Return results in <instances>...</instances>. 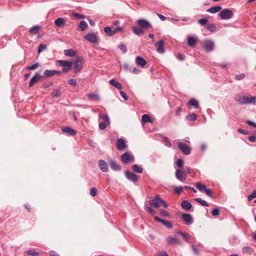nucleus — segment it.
<instances>
[{
	"label": "nucleus",
	"mask_w": 256,
	"mask_h": 256,
	"mask_svg": "<svg viewBox=\"0 0 256 256\" xmlns=\"http://www.w3.org/2000/svg\"><path fill=\"white\" fill-rule=\"evenodd\" d=\"M234 100L241 104H255L256 103V96H254L249 97L248 96L236 95L234 98Z\"/></svg>",
	"instance_id": "1"
},
{
	"label": "nucleus",
	"mask_w": 256,
	"mask_h": 256,
	"mask_svg": "<svg viewBox=\"0 0 256 256\" xmlns=\"http://www.w3.org/2000/svg\"><path fill=\"white\" fill-rule=\"evenodd\" d=\"M84 59L80 56L76 57L74 63V72L75 74L78 73L82 70L83 66Z\"/></svg>",
	"instance_id": "2"
},
{
	"label": "nucleus",
	"mask_w": 256,
	"mask_h": 256,
	"mask_svg": "<svg viewBox=\"0 0 256 256\" xmlns=\"http://www.w3.org/2000/svg\"><path fill=\"white\" fill-rule=\"evenodd\" d=\"M58 65L62 67V72L66 73L69 72L72 67V62L64 60H59L58 61Z\"/></svg>",
	"instance_id": "3"
},
{
	"label": "nucleus",
	"mask_w": 256,
	"mask_h": 256,
	"mask_svg": "<svg viewBox=\"0 0 256 256\" xmlns=\"http://www.w3.org/2000/svg\"><path fill=\"white\" fill-rule=\"evenodd\" d=\"M121 161L123 164H126L134 162V156L129 152H126L122 155Z\"/></svg>",
	"instance_id": "4"
},
{
	"label": "nucleus",
	"mask_w": 256,
	"mask_h": 256,
	"mask_svg": "<svg viewBox=\"0 0 256 256\" xmlns=\"http://www.w3.org/2000/svg\"><path fill=\"white\" fill-rule=\"evenodd\" d=\"M219 15L222 20H229L232 17L234 12L230 9L225 8L220 12Z\"/></svg>",
	"instance_id": "5"
},
{
	"label": "nucleus",
	"mask_w": 256,
	"mask_h": 256,
	"mask_svg": "<svg viewBox=\"0 0 256 256\" xmlns=\"http://www.w3.org/2000/svg\"><path fill=\"white\" fill-rule=\"evenodd\" d=\"M188 172L183 170L178 169L175 172L176 178L180 182H184L186 178Z\"/></svg>",
	"instance_id": "6"
},
{
	"label": "nucleus",
	"mask_w": 256,
	"mask_h": 256,
	"mask_svg": "<svg viewBox=\"0 0 256 256\" xmlns=\"http://www.w3.org/2000/svg\"><path fill=\"white\" fill-rule=\"evenodd\" d=\"M84 38L88 41H89L94 44H98V36L95 33H88L84 36Z\"/></svg>",
	"instance_id": "7"
},
{
	"label": "nucleus",
	"mask_w": 256,
	"mask_h": 256,
	"mask_svg": "<svg viewBox=\"0 0 256 256\" xmlns=\"http://www.w3.org/2000/svg\"><path fill=\"white\" fill-rule=\"evenodd\" d=\"M102 117L104 120V122L100 123L99 128L100 130H104L106 128L107 126L110 124V118L106 114H102Z\"/></svg>",
	"instance_id": "8"
},
{
	"label": "nucleus",
	"mask_w": 256,
	"mask_h": 256,
	"mask_svg": "<svg viewBox=\"0 0 256 256\" xmlns=\"http://www.w3.org/2000/svg\"><path fill=\"white\" fill-rule=\"evenodd\" d=\"M181 218L184 222L186 224L189 226L193 224L194 220L192 216L188 213L182 214Z\"/></svg>",
	"instance_id": "9"
},
{
	"label": "nucleus",
	"mask_w": 256,
	"mask_h": 256,
	"mask_svg": "<svg viewBox=\"0 0 256 256\" xmlns=\"http://www.w3.org/2000/svg\"><path fill=\"white\" fill-rule=\"evenodd\" d=\"M178 146L182 153L186 155L190 154L191 149L187 144L182 142H178Z\"/></svg>",
	"instance_id": "10"
},
{
	"label": "nucleus",
	"mask_w": 256,
	"mask_h": 256,
	"mask_svg": "<svg viewBox=\"0 0 256 256\" xmlns=\"http://www.w3.org/2000/svg\"><path fill=\"white\" fill-rule=\"evenodd\" d=\"M137 24L140 28L146 30L152 26L150 24L147 20L144 19L138 20H137Z\"/></svg>",
	"instance_id": "11"
},
{
	"label": "nucleus",
	"mask_w": 256,
	"mask_h": 256,
	"mask_svg": "<svg viewBox=\"0 0 256 256\" xmlns=\"http://www.w3.org/2000/svg\"><path fill=\"white\" fill-rule=\"evenodd\" d=\"M125 175L126 178L129 180L133 182H136L138 180V176L134 173L128 171H125Z\"/></svg>",
	"instance_id": "12"
},
{
	"label": "nucleus",
	"mask_w": 256,
	"mask_h": 256,
	"mask_svg": "<svg viewBox=\"0 0 256 256\" xmlns=\"http://www.w3.org/2000/svg\"><path fill=\"white\" fill-rule=\"evenodd\" d=\"M161 198L159 194H157L155 198L149 200V203L156 208L160 206Z\"/></svg>",
	"instance_id": "13"
},
{
	"label": "nucleus",
	"mask_w": 256,
	"mask_h": 256,
	"mask_svg": "<svg viewBox=\"0 0 256 256\" xmlns=\"http://www.w3.org/2000/svg\"><path fill=\"white\" fill-rule=\"evenodd\" d=\"M42 78V76L40 75V72H36L34 74V75L31 78V80L30 82V83H29V86L31 87L34 84L38 82Z\"/></svg>",
	"instance_id": "14"
},
{
	"label": "nucleus",
	"mask_w": 256,
	"mask_h": 256,
	"mask_svg": "<svg viewBox=\"0 0 256 256\" xmlns=\"http://www.w3.org/2000/svg\"><path fill=\"white\" fill-rule=\"evenodd\" d=\"M204 49L208 52H211L214 48V42L212 40H206L204 44Z\"/></svg>",
	"instance_id": "15"
},
{
	"label": "nucleus",
	"mask_w": 256,
	"mask_h": 256,
	"mask_svg": "<svg viewBox=\"0 0 256 256\" xmlns=\"http://www.w3.org/2000/svg\"><path fill=\"white\" fill-rule=\"evenodd\" d=\"M164 41L163 40L156 43V45L158 46L156 51L158 53L162 54L164 52Z\"/></svg>",
	"instance_id": "16"
},
{
	"label": "nucleus",
	"mask_w": 256,
	"mask_h": 256,
	"mask_svg": "<svg viewBox=\"0 0 256 256\" xmlns=\"http://www.w3.org/2000/svg\"><path fill=\"white\" fill-rule=\"evenodd\" d=\"M110 168L114 171H120L122 168L115 161L110 160H108Z\"/></svg>",
	"instance_id": "17"
},
{
	"label": "nucleus",
	"mask_w": 256,
	"mask_h": 256,
	"mask_svg": "<svg viewBox=\"0 0 256 256\" xmlns=\"http://www.w3.org/2000/svg\"><path fill=\"white\" fill-rule=\"evenodd\" d=\"M66 21V18H58L54 20V24L56 26L61 28L64 25Z\"/></svg>",
	"instance_id": "18"
},
{
	"label": "nucleus",
	"mask_w": 256,
	"mask_h": 256,
	"mask_svg": "<svg viewBox=\"0 0 256 256\" xmlns=\"http://www.w3.org/2000/svg\"><path fill=\"white\" fill-rule=\"evenodd\" d=\"M166 241L168 244L172 246L178 245L180 243L178 238L172 236H168L166 238Z\"/></svg>",
	"instance_id": "19"
},
{
	"label": "nucleus",
	"mask_w": 256,
	"mask_h": 256,
	"mask_svg": "<svg viewBox=\"0 0 256 256\" xmlns=\"http://www.w3.org/2000/svg\"><path fill=\"white\" fill-rule=\"evenodd\" d=\"M62 130L63 132L66 133L71 136H74L76 134V130L70 127H63L62 128Z\"/></svg>",
	"instance_id": "20"
},
{
	"label": "nucleus",
	"mask_w": 256,
	"mask_h": 256,
	"mask_svg": "<svg viewBox=\"0 0 256 256\" xmlns=\"http://www.w3.org/2000/svg\"><path fill=\"white\" fill-rule=\"evenodd\" d=\"M98 166L100 170L102 172H108V166L106 161L104 160H100L98 162Z\"/></svg>",
	"instance_id": "21"
},
{
	"label": "nucleus",
	"mask_w": 256,
	"mask_h": 256,
	"mask_svg": "<svg viewBox=\"0 0 256 256\" xmlns=\"http://www.w3.org/2000/svg\"><path fill=\"white\" fill-rule=\"evenodd\" d=\"M116 147L118 150H122L126 147L125 141L122 138H118L116 141Z\"/></svg>",
	"instance_id": "22"
},
{
	"label": "nucleus",
	"mask_w": 256,
	"mask_h": 256,
	"mask_svg": "<svg viewBox=\"0 0 256 256\" xmlns=\"http://www.w3.org/2000/svg\"><path fill=\"white\" fill-rule=\"evenodd\" d=\"M136 62L138 66L143 68L146 64L147 61L142 57L138 56L136 58Z\"/></svg>",
	"instance_id": "23"
},
{
	"label": "nucleus",
	"mask_w": 256,
	"mask_h": 256,
	"mask_svg": "<svg viewBox=\"0 0 256 256\" xmlns=\"http://www.w3.org/2000/svg\"><path fill=\"white\" fill-rule=\"evenodd\" d=\"M180 205L182 208L186 210H188L192 208V204L186 200H182Z\"/></svg>",
	"instance_id": "24"
},
{
	"label": "nucleus",
	"mask_w": 256,
	"mask_h": 256,
	"mask_svg": "<svg viewBox=\"0 0 256 256\" xmlns=\"http://www.w3.org/2000/svg\"><path fill=\"white\" fill-rule=\"evenodd\" d=\"M142 124H145L147 122H152V120L150 118L148 114H144L142 116Z\"/></svg>",
	"instance_id": "25"
},
{
	"label": "nucleus",
	"mask_w": 256,
	"mask_h": 256,
	"mask_svg": "<svg viewBox=\"0 0 256 256\" xmlns=\"http://www.w3.org/2000/svg\"><path fill=\"white\" fill-rule=\"evenodd\" d=\"M109 82L112 86H114L116 88L119 90H122V84L114 79L110 80Z\"/></svg>",
	"instance_id": "26"
},
{
	"label": "nucleus",
	"mask_w": 256,
	"mask_h": 256,
	"mask_svg": "<svg viewBox=\"0 0 256 256\" xmlns=\"http://www.w3.org/2000/svg\"><path fill=\"white\" fill-rule=\"evenodd\" d=\"M198 40L192 36H190L188 38V44L190 46H194Z\"/></svg>",
	"instance_id": "27"
},
{
	"label": "nucleus",
	"mask_w": 256,
	"mask_h": 256,
	"mask_svg": "<svg viewBox=\"0 0 256 256\" xmlns=\"http://www.w3.org/2000/svg\"><path fill=\"white\" fill-rule=\"evenodd\" d=\"M64 54L68 56L73 57L76 55V52L72 49H66L64 50Z\"/></svg>",
	"instance_id": "28"
},
{
	"label": "nucleus",
	"mask_w": 256,
	"mask_h": 256,
	"mask_svg": "<svg viewBox=\"0 0 256 256\" xmlns=\"http://www.w3.org/2000/svg\"><path fill=\"white\" fill-rule=\"evenodd\" d=\"M132 170L138 174H142L143 172L142 168L138 164H135L132 166Z\"/></svg>",
	"instance_id": "29"
},
{
	"label": "nucleus",
	"mask_w": 256,
	"mask_h": 256,
	"mask_svg": "<svg viewBox=\"0 0 256 256\" xmlns=\"http://www.w3.org/2000/svg\"><path fill=\"white\" fill-rule=\"evenodd\" d=\"M221 9L222 7L220 6H216L209 8L206 10V12L214 14L219 12Z\"/></svg>",
	"instance_id": "30"
},
{
	"label": "nucleus",
	"mask_w": 256,
	"mask_h": 256,
	"mask_svg": "<svg viewBox=\"0 0 256 256\" xmlns=\"http://www.w3.org/2000/svg\"><path fill=\"white\" fill-rule=\"evenodd\" d=\"M104 32L108 36H112L115 34V31H114V30H112V28L109 26L104 28Z\"/></svg>",
	"instance_id": "31"
},
{
	"label": "nucleus",
	"mask_w": 256,
	"mask_h": 256,
	"mask_svg": "<svg viewBox=\"0 0 256 256\" xmlns=\"http://www.w3.org/2000/svg\"><path fill=\"white\" fill-rule=\"evenodd\" d=\"M188 106H192L194 108H197L198 107V102L194 98H192L190 100L188 103Z\"/></svg>",
	"instance_id": "32"
},
{
	"label": "nucleus",
	"mask_w": 256,
	"mask_h": 256,
	"mask_svg": "<svg viewBox=\"0 0 256 256\" xmlns=\"http://www.w3.org/2000/svg\"><path fill=\"white\" fill-rule=\"evenodd\" d=\"M40 27L38 26H35L32 27L30 30L29 32L30 34H36L40 30Z\"/></svg>",
	"instance_id": "33"
},
{
	"label": "nucleus",
	"mask_w": 256,
	"mask_h": 256,
	"mask_svg": "<svg viewBox=\"0 0 256 256\" xmlns=\"http://www.w3.org/2000/svg\"><path fill=\"white\" fill-rule=\"evenodd\" d=\"M132 31L134 33L138 36L143 34L144 31L140 28L134 26L132 28Z\"/></svg>",
	"instance_id": "34"
},
{
	"label": "nucleus",
	"mask_w": 256,
	"mask_h": 256,
	"mask_svg": "<svg viewBox=\"0 0 256 256\" xmlns=\"http://www.w3.org/2000/svg\"><path fill=\"white\" fill-rule=\"evenodd\" d=\"M88 97L90 100H92L98 101L100 100L99 96L96 94H88Z\"/></svg>",
	"instance_id": "35"
},
{
	"label": "nucleus",
	"mask_w": 256,
	"mask_h": 256,
	"mask_svg": "<svg viewBox=\"0 0 256 256\" xmlns=\"http://www.w3.org/2000/svg\"><path fill=\"white\" fill-rule=\"evenodd\" d=\"M88 26V25L86 22L84 20L80 21L78 26V30L80 31H84Z\"/></svg>",
	"instance_id": "36"
},
{
	"label": "nucleus",
	"mask_w": 256,
	"mask_h": 256,
	"mask_svg": "<svg viewBox=\"0 0 256 256\" xmlns=\"http://www.w3.org/2000/svg\"><path fill=\"white\" fill-rule=\"evenodd\" d=\"M62 92L60 89H54L52 92L51 96L53 98H58L60 96Z\"/></svg>",
	"instance_id": "37"
},
{
	"label": "nucleus",
	"mask_w": 256,
	"mask_h": 256,
	"mask_svg": "<svg viewBox=\"0 0 256 256\" xmlns=\"http://www.w3.org/2000/svg\"><path fill=\"white\" fill-rule=\"evenodd\" d=\"M196 186L200 192H204V190L206 188V185L200 182H196Z\"/></svg>",
	"instance_id": "38"
},
{
	"label": "nucleus",
	"mask_w": 256,
	"mask_h": 256,
	"mask_svg": "<svg viewBox=\"0 0 256 256\" xmlns=\"http://www.w3.org/2000/svg\"><path fill=\"white\" fill-rule=\"evenodd\" d=\"M197 118V114H189L186 116V118L188 121H194Z\"/></svg>",
	"instance_id": "39"
},
{
	"label": "nucleus",
	"mask_w": 256,
	"mask_h": 256,
	"mask_svg": "<svg viewBox=\"0 0 256 256\" xmlns=\"http://www.w3.org/2000/svg\"><path fill=\"white\" fill-rule=\"evenodd\" d=\"M26 254L28 256H40L38 252H36L34 250H30L26 252Z\"/></svg>",
	"instance_id": "40"
},
{
	"label": "nucleus",
	"mask_w": 256,
	"mask_h": 256,
	"mask_svg": "<svg viewBox=\"0 0 256 256\" xmlns=\"http://www.w3.org/2000/svg\"><path fill=\"white\" fill-rule=\"evenodd\" d=\"M194 200L198 203L200 204L203 206H208V203L206 200H202L201 198H196Z\"/></svg>",
	"instance_id": "41"
},
{
	"label": "nucleus",
	"mask_w": 256,
	"mask_h": 256,
	"mask_svg": "<svg viewBox=\"0 0 256 256\" xmlns=\"http://www.w3.org/2000/svg\"><path fill=\"white\" fill-rule=\"evenodd\" d=\"M44 74L46 77L49 78V77L52 76H54V70H45L44 71Z\"/></svg>",
	"instance_id": "42"
},
{
	"label": "nucleus",
	"mask_w": 256,
	"mask_h": 256,
	"mask_svg": "<svg viewBox=\"0 0 256 256\" xmlns=\"http://www.w3.org/2000/svg\"><path fill=\"white\" fill-rule=\"evenodd\" d=\"M160 214L163 217L170 218V212L164 210H161Z\"/></svg>",
	"instance_id": "43"
},
{
	"label": "nucleus",
	"mask_w": 256,
	"mask_h": 256,
	"mask_svg": "<svg viewBox=\"0 0 256 256\" xmlns=\"http://www.w3.org/2000/svg\"><path fill=\"white\" fill-rule=\"evenodd\" d=\"M206 29H208V30L213 32H215L216 28V26L213 24H210L206 26Z\"/></svg>",
	"instance_id": "44"
},
{
	"label": "nucleus",
	"mask_w": 256,
	"mask_h": 256,
	"mask_svg": "<svg viewBox=\"0 0 256 256\" xmlns=\"http://www.w3.org/2000/svg\"><path fill=\"white\" fill-rule=\"evenodd\" d=\"M118 48H120L123 52H126L128 50L126 46L124 44H120L118 46Z\"/></svg>",
	"instance_id": "45"
},
{
	"label": "nucleus",
	"mask_w": 256,
	"mask_h": 256,
	"mask_svg": "<svg viewBox=\"0 0 256 256\" xmlns=\"http://www.w3.org/2000/svg\"><path fill=\"white\" fill-rule=\"evenodd\" d=\"M46 48V46L45 44H40L38 47V52L40 53Z\"/></svg>",
	"instance_id": "46"
},
{
	"label": "nucleus",
	"mask_w": 256,
	"mask_h": 256,
	"mask_svg": "<svg viewBox=\"0 0 256 256\" xmlns=\"http://www.w3.org/2000/svg\"><path fill=\"white\" fill-rule=\"evenodd\" d=\"M145 210L148 212L151 215L154 216L155 214V210L151 207L146 206Z\"/></svg>",
	"instance_id": "47"
},
{
	"label": "nucleus",
	"mask_w": 256,
	"mask_h": 256,
	"mask_svg": "<svg viewBox=\"0 0 256 256\" xmlns=\"http://www.w3.org/2000/svg\"><path fill=\"white\" fill-rule=\"evenodd\" d=\"M39 66V63L38 62H36V63H35L34 64H33L32 65L30 66H28L27 67V70H36Z\"/></svg>",
	"instance_id": "48"
},
{
	"label": "nucleus",
	"mask_w": 256,
	"mask_h": 256,
	"mask_svg": "<svg viewBox=\"0 0 256 256\" xmlns=\"http://www.w3.org/2000/svg\"><path fill=\"white\" fill-rule=\"evenodd\" d=\"M176 233L178 234H180V235H181L184 238V239L186 240V241L188 240V235L186 233L184 232H182V231H180V230L178 231Z\"/></svg>",
	"instance_id": "49"
},
{
	"label": "nucleus",
	"mask_w": 256,
	"mask_h": 256,
	"mask_svg": "<svg viewBox=\"0 0 256 256\" xmlns=\"http://www.w3.org/2000/svg\"><path fill=\"white\" fill-rule=\"evenodd\" d=\"M72 15L77 18L78 19H82L84 18V16L82 14H80L78 13L74 12L72 14Z\"/></svg>",
	"instance_id": "50"
},
{
	"label": "nucleus",
	"mask_w": 256,
	"mask_h": 256,
	"mask_svg": "<svg viewBox=\"0 0 256 256\" xmlns=\"http://www.w3.org/2000/svg\"><path fill=\"white\" fill-rule=\"evenodd\" d=\"M211 214L213 216H218L220 214V210L218 208H215L212 211Z\"/></svg>",
	"instance_id": "51"
},
{
	"label": "nucleus",
	"mask_w": 256,
	"mask_h": 256,
	"mask_svg": "<svg viewBox=\"0 0 256 256\" xmlns=\"http://www.w3.org/2000/svg\"><path fill=\"white\" fill-rule=\"evenodd\" d=\"M154 220L156 221V222H161L164 225V222H166V220H163V219H162L160 218L158 216H154Z\"/></svg>",
	"instance_id": "52"
},
{
	"label": "nucleus",
	"mask_w": 256,
	"mask_h": 256,
	"mask_svg": "<svg viewBox=\"0 0 256 256\" xmlns=\"http://www.w3.org/2000/svg\"><path fill=\"white\" fill-rule=\"evenodd\" d=\"M69 84L72 86H76L77 84V81L76 79L71 78L68 81Z\"/></svg>",
	"instance_id": "53"
},
{
	"label": "nucleus",
	"mask_w": 256,
	"mask_h": 256,
	"mask_svg": "<svg viewBox=\"0 0 256 256\" xmlns=\"http://www.w3.org/2000/svg\"><path fill=\"white\" fill-rule=\"evenodd\" d=\"M256 198V190H254L248 197V200L250 201L253 198Z\"/></svg>",
	"instance_id": "54"
},
{
	"label": "nucleus",
	"mask_w": 256,
	"mask_h": 256,
	"mask_svg": "<svg viewBox=\"0 0 256 256\" xmlns=\"http://www.w3.org/2000/svg\"><path fill=\"white\" fill-rule=\"evenodd\" d=\"M174 190L177 194H180L182 190V187L176 186L174 188Z\"/></svg>",
	"instance_id": "55"
},
{
	"label": "nucleus",
	"mask_w": 256,
	"mask_h": 256,
	"mask_svg": "<svg viewBox=\"0 0 256 256\" xmlns=\"http://www.w3.org/2000/svg\"><path fill=\"white\" fill-rule=\"evenodd\" d=\"M208 21V20L207 18H201V19L199 20L198 22L201 25L204 26L207 23Z\"/></svg>",
	"instance_id": "56"
},
{
	"label": "nucleus",
	"mask_w": 256,
	"mask_h": 256,
	"mask_svg": "<svg viewBox=\"0 0 256 256\" xmlns=\"http://www.w3.org/2000/svg\"><path fill=\"white\" fill-rule=\"evenodd\" d=\"M164 143L165 145L168 147H170L172 145L170 141L166 137L164 138Z\"/></svg>",
	"instance_id": "57"
},
{
	"label": "nucleus",
	"mask_w": 256,
	"mask_h": 256,
	"mask_svg": "<svg viewBox=\"0 0 256 256\" xmlns=\"http://www.w3.org/2000/svg\"><path fill=\"white\" fill-rule=\"evenodd\" d=\"M176 164L179 168H182L184 164V160L181 158L178 159L176 162Z\"/></svg>",
	"instance_id": "58"
},
{
	"label": "nucleus",
	"mask_w": 256,
	"mask_h": 256,
	"mask_svg": "<svg viewBox=\"0 0 256 256\" xmlns=\"http://www.w3.org/2000/svg\"><path fill=\"white\" fill-rule=\"evenodd\" d=\"M164 226L168 228H172V224L170 222L166 220L164 224Z\"/></svg>",
	"instance_id": "59"
},
{
	"label": "nucleus",
	"mask_w": 256,
	"mask_h": 256,
	"mask_svg": "<svg viewBox=\"0 0 256 256\" xmlns=\"http://www.w3.org/2000/svg\"><path fill=\"white\" fill-rule=\"evenodd\" d=\"M192 250L196 254L198 255L199 254V250L194 244H192Z\"/></svg>",
	"instance_id": "60"
},
{
	"label": "nucleus",
	"mask_w": 256,
	"mask_h": 256,
	"mask_svg": "<svg viewBox=\"0 0 256 256\" xmlns=\"http://www.w3.org/2000/svg\"><path fill=\"white\" fill-rule=\"evenodd\" d=\"M96 189L95 188H92L90 190V194L93 196H95L96 194Z\"/></svg>",
	"instance_id": "61"
},
{
	"label": "nucleus",
	"mask_w": 256,
	"mask_h": 256,
	"mask_svg": "<svg viewBox=\"0 0 256 256\" xmlns=\"http://www.w3.org/2000/svg\"><path fill=\"white\" fill-rule=\"evenodd\" d=\"M252 250V248L250 246H244L242 248V252H249Z\"/></svg>",
	"instance_id": "62"
},
{
	"label": "nucleus",
	"mask_w": 256,
	"mask_h": 256,
	"mask_svg": "<svg viewBox=\"0 0 256 256\" xmlns=\"http://www.w3.org/2000/svg\"><path fill=\"white\" fill-rule=\"evenodd\" d=\"M204 192H205V193L208 196L212 197V192L210 188H206V190H204Z\"/></svg>",
	"instance_id": "63"
},
{
	"label": "nucleus",
	"mask_w": 256,
	"mask_h": 256,
	"mask_svg": "<svg viewBox=\"0 0 256 256\" xmlns=\"http://www.w3.org/2000/svg\"><path fill=\"white\" fill-rule=\"evenodd\" d=\"M120 95L121 96L126 100H128V96H126V93L123 91H120Z\"/></svg>",
	"instance_id": "64"
}]
</instances>
